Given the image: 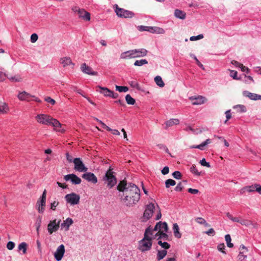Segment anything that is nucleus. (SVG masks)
Segmentation results:
<instances>
[{"label":"nucleus","instance_id":"obj_55","mask_svg":"<svg viewBox=\"0 0 261 261\" xmlns=\"http://www.w3.org/2000/svg\"><path fill=\"white\" fill-rule=\"evenodd\" d=\"M59 202L57 201H54L50 204V209L55 211L56 207L59 205Z\"/></svg>","mask_w":261,"mask_h":261},{"label":"nucleus","instance_id":"obj_47","mask_svg":"<svg viewBox=\"0 0 261 261\" xmlns=\"http://www.w3.org/2000/svg\"><path fill=\"white\" fill-rule=\"evenodd\" d=\"M240 223L242 225L248 226L252 224V222L248 220H241Z\"/></svg>","mask_w":261,"mask_h":261},{"label":"nucleus","instance_id":"obj_2","mask_svg":"<svg viewBox=\"0 0 261 261\" xmlns=\"http://www.w3.org/2000/svg\"><path fill=\"white\" fill-rule=\"evenodd\" d=\"M35 119L36 121L43 125H51L56 128L57 131L62 133H64L65 129L61 128L62 124L61 123L56 119L53 118L49 115L45 114H38Z\"/></svg>","mask_w":261,"mask_h":261},{"label":"nucleus","instance_id":"obj_5","mask_svg":"<svg viewBox=\"0 0 261 261\" xmlns=\"http://www.w3.org/2000/svg\"><path fill=\"white\" fill-rule=\"evenodd\" d=\"M103 180L107 182V187L110 189L113 188L117 183V179L114 172L111 168L106 172Z\"/></svg>","mask_w":261,"mask_h":261},{"label":"nucleus","instance_id":"obj_57","mask_svg":"<svg viewBox=\"0 0 261 261\" xmlns=\"http://www.w3.org/2000/svg\"><path fill=\"white\" fill-rule=\"evenodd\" d=\"M166 232H162L160 237L158 238V240L162 239L164 240H167L168 239V236L166 233Z\"/></svg>","mask_w":261,"mask_h":261},{"label":"nucleus","instance_id":"obj_49","mask_svg":"<svg viewBox=\"0 0 261 261\" xmlns=\"http://www.w3.org/2000/svg\"><path fill=\"white\" fill-rule=\"evenodd\" d=\"M172 176L175 179H180L182 175L181 173L178 171H176L172 173Z\"/></svg>","mask_w":261,"mask_h":261},{"label":"nucleus","instance_id":"obj_9","mask_svg":"<svg viewBox=\"0 0 261 261\" xmlns=\"http://www.w3.org/2000/svg\"><path fill=\"white\" fill-rule=\"evenodd\" d=\"M61 221V220H59L57 221V219L49 221L47 225V230L50 234H52L54 232L57 231L59 229Z\"/></svg>","mask_w":261,"mask_h":261},{"label":"nucleus","instance_id":"obj_33","mask_svg":"<svg viewBox=\"0 0 261 261\" xmlns=\"http://www.w3.org/2000/svg\"><path fill=\"white\" fill-rule=\"evenodd\" d=\"M154 81L156 85L160 87H163L165 85V84L160 76H156L154 78Z\"/></svg>","mask_w":261,"mask_h":261},{"label":"nucleus","instance_id":"obj_13","mask_svg":"<svg viewBox=\"0 0 261 261\" xmlns=\"http://www.w3.org/2000/svg\"><path fill=\"white\" fill-rule=\"evenodd\" d=\"M64 179L66 181L71 180L73 184L78 185L81 184V179L74 174H69L65 175Z\"/></svg>","mask_w":261,"mask_h":261},{"label":"nucleus","instance_id":"obj_4","mask_svg":"<svg viewBox=\"0 0 261 261\" xmlns=\"http://www.w3.org/2000/svg\"><path fill=\"white\" fill-rule=\"evenodd\" d=\"M147 54V50L144 48L132 49L121 53L120 58L122 59H128L143 57L146 56Z\"/></svg>","mask_w":261,"mask_h":261},{"label":"nucleus","instance_id":"obj_12","mask_svg":"<svg viewBox=\"0 0 261 261\" xmlns=\"http://www.w3.org/2000/svg\"><path fill=\"white\" fill-rule=\"evenodd\" d=\"M65 246L63 244L60 245L57 248L54 253L55 258L57 261H60L62 259L65 253Z\"/></svg>","mask_w":261,"mask_h":261},{"label":"nucleus","instance_id":"obj_60","mask_svg":"<svg viewBox=\"0 0 261 261\" xmlns=\"http://www.w3.org/2000/svg\"><path fill=\"white\" fill-rule=\"evenodd\" d=\"M195 221L197 223L200 224H203V223H205V220L201 217L197 218L195 219Z\"/></svg>","mask_w":261,"mask_h":261},{"label":"nucleus","instance_id":"obj_15","mask_svg":"<svg viewBox=\"0 0 261 261\" xmlns=\"http://www.w3.org/2000/svg\"><path fill=\"white\" fill-rule=\"evenodd\" d=\"M82 178L86 179L89 182L93 184H96L97 182V178L96 176L91 172H87L82 175Z\"/></svg>","mask_w":261,"mask_h":261},{"label":"nucleus","instance_id":"obj_63","mask_svg":"<svg viewBox=\"0 0 261 261\" xmlns=\"http://www.w3.org/2000/svg\"><path fill=\"white\" fill-rule=\"evenodd\" d=\"M188 192L192 194H196L199 192V191L197 189L189 188L188 189Z\"/></svg>","mask_w":261,"mask_h":261},{"label":"nucleus","instance_id":"obj_44","mask_svg":"<svg viewBox=\"0 0 261 261\" xmlns=\"http://www.w3.org/2000/svg\"><path fill=\"white\" fill-rule=\"evenodd\" d=\"M41 223V217L40 216H39L37 219L36 222L35 223L36 226V231L37 232V233H39V229L40 227Z\"/></svg>","mask_w":261,"mask_h":261},{"label":"nucleus","instance_id":"obj_25","mask_svg":"<svg viewBox=\"0 0 261 261\" xmlns=\"http://www.w3.org/2000/svg\"><path fill=\"white\" fill-rule=\"evenodd\" d=\"M179 123V120L178 119H171L166 122L165 128L167 129L168 127L172 126L174 125H177Z\"/></svg>","mask_w":261,"mask_h":261},{"label":"nucleus","instance_id":"obj_39","mask_svg":"<svg viewBox=\"0 0 261 261\" xmlns=\"http://www.w3.org/2000/svg\"><path fill=\"white\" fill-rule=\"evenodd\" d=\"M116 90L120 92H126L128 90V88L126 86H116Z\"/></svg>","mask_w":261,"mask_h":261},{"label":"nucleus","instance_id":"obj_21","mask_svg":"<svg viewBox=\"0 0 261 261\" xmlns=\"http://www.w3.org/2000/svg\"><path fill=\"white\" fill-rule=\"evenodd\" d=\"M73 223V221L70 218H67L65 220L63 221V222L61 224V228H65V230L67 231L69 229V227Z\"/></svg>","mask_w":261,"mask_h":261},{"label":"nucleus","instance_id":"obj_45","mask_svg":"<svg viewBox=\"0 0 261 261\" xmlns=\"http://www.w3.org/2000/svg\"><path fill=\"white\" fill-rule=\"evenodd\" d=\"M154 32V33L159 34H164L165 33V30L163 28L158 27H155V31Z\"/></svg>","mask_w":261,"mask_h":261},{"label":"nucleus","instance_id":"obj_19","mask_svg":"<svg viewBox=\"0 0 261 261\" xmlns=\"http://www.w3.org/2000/svg\"><path fill=\"white\" fill-rule=\"evenodd\" d=\"M78 15L80 18H83L84 20L89 21L90 20V14L89 12L86 11L83 9L79 10Z\"/></svg>","mask_w":261,"mask_h":261},{"label":"nucleus","instance_id":"obj_51","mask_svg":"<svg viewBox=\"0 0 261 261\" xmlns=\"http://www.w3.org/2000/svg\"><path fill=\"white\" fill-rule=\"evenodd\" d=\"M44 100L47 102L50 103L51 105H54L56 103V101L50 97H46Z\"/></svg>","mask_w":261,"mask_h":261},{"label":"nucleus","instance_id":"obj_10","mask_svg":"<svg viewBox=\"0 0 261 261\" xmlns=\"http://www.w3.org/2000/svg\"><path fill=\"white\" fill-rule=\"evenodd\" d=\"M155 210V204L150 203L146 205L145 210L143 214V218L146 220H148L150 218L153 213V211Z\"/></svg>","mask_w":261,"mask_h":261},{"label":"nucleus","instance_id":"obj_56","mask_svg":"<svg viewBox=\"0 0 261 261\" xmlns=\"http://www.w3.org/2000/svg\"><path fill=\"white\" fill-rule=\"evenodd\" d=\"M38 38V35L34 33V34H32V35L31 36V41L32 43H35V42H36Z\"/></svg>","mask_w":261,"mask_h":261},{"label":"nucleus","instance_id":"obj_28","mask_svg":"<svg viewBox=\"0 0 261 261\" xmlns=\"http://www.w3.org/2000/svg\"><path fill=\"white\" fill-rule=\"evenodd\" d=\"M173 233L175 238L179 239L181 237V234L179 232V228L177 223L173 224Z\"/></svg>","mask_w":261,"mask_h":261},{"label":"nucleus","instance_id":"obj_22","mask_svg":"<svg viewBox=\"0 0 261 261\" xmlns=\"http://www.w3.org/2000/svg\"><path fill=\"white\" fill-rule=\"evenodd\" d=\"M6 77L12 82H20L22 81V78L19 74H15L13 76L7 74Z\"/></svg>","mask_w":261,"mask_h":261},{"label":"nucleus","instance_id":"obj_27","mask_svg":"<svg viewBox=\"0 0 261 261\" xmlns=\"http://www.w3.org/2000/svg\"><path fill=\"white\" fill-rule=\"evenodd\" d=\"M9 110L8 105L5 102L0 101V113L6 114L8 112Z\"/></svg>","mask_w":261,"mask_h":261},{"label":"nucleus","instance_id":"obj_20","mask_svg":"<svg viewBox=\"0 0 261 261\" xmlns=\"http://www.w3.org/2000/svg\"><path fill=\"white\" fill-rule=\"evenodd\" d=\"M60 63L64 67L67 66L71 65L73 68L74 64L72 62L71 59L69 57H63L60 59Z\"/></svg>","mask_w":261,"mask_h":261},{"label":"nucleus","instance_id":"obj_16","mask_svg":"<svg viewBox=\"0 0 261 261\" xmlns=\"http://www.w3.org/2000/svg\"><path fill=\"white\" fill-rule=\"evenodd\" d=\"M255 189L256 192L259 193L261 192V186H260L258 184H255L251 186H248L244 187L243 189H241V193L244 192L245 190H246L249 192H254L255 191Z\"/></svg>","mask_w":261,"mask_h":261},{"label":"nucleus","instance_id":"obj_59","mask_svg":"<svg viewBox=\"0 0 261 261\" xmlns=\"http://www.w3.org/2000/svg\"><path fill=\"white\" fill-rule=\"evenodd\" d=\"M230 75L231 77H232L233 79L237 80L238 79L237 77V72L234 70H230Z\"/></svg>","mask_w":261,"mask_h":261},{"label":"nucleus","instance_id":"obj_32","mask_svg":"<svg viewBox=\"0 0 261 261\" xmlns=\"http://www.w3.org/2000/svg\"><path fill=\"white\" fill-rule=\"evenodd\" d=\"M167 254V251L165 250H159L157 253V259L158 260L164 258Z\"/></svg>","mask_w":261,"mask_h":261},{"label":"nucleus","instance_id":"obj_38","mask_svg":"<svg viewBox=\"0 0 261 261\" xmlns=\"http://www.w3.org/2000/svg\"><path fill=\"white\" fill-rule=\"evenodd\" d=\"M148 63V61L145 59H141L140 60H137L134 63L135 66H141L143 65Z\"/></svg>","mask_w":261,"mask_h":261},{"label":"nucleus","instance_id":"obj_64","mask_svg":"<svg viewBox=\"0 0 261 261\" xmlns=\"http://www.w3.org/2000/svg\"><path fill=\"white\" fill-rule=\"evenodd\" d=\"M66 159L69 162L71 163L73 161L72 156L70 155L68 152L66 153Z\"/></svg>","mask_w":261,"mask_h":261},{"label":"nucleus","instance_id":"obj_3","mask_svg":"<svg viewBox=\"0 0 261 261\" xmlns=\"http://www.w3.org/2000/svg\"><path fill=\"white\" fill-rule=\"evenodd\" d=\"M151 226H149L146 229L143 238L138 242V249L141 252L149 251L151 248L152 238L149 236L151 234Z\"/></svg>","mask_w":261,"mask_h":261},{"label":"nucleus","instance_id":"obj_30","mask_svg":"<svg viewBox=\"0 0 261 261\" xmlns=\"http://www.w3.org/2000/svg\"><path fill=\"white\" fill-rule=\"evenodd\" d=\"M174 15L176 17L181 19H184L186 18V13L178 9L175 10Z\"/></svg>","mask_w":261,"mask_h":261},{"label":"nucleus","instance_id":"obj_52","mask_svg":"<svg viewBox=\"0 0 261 261\" xmlns=\"http://www.w3.org/2000/svg\"><path fill=\"white\" fill-rule=\"evenodd\" d=\"M199 163L203 166H205L208 168L211 167V165H210V163L208 162H206L205 159H203L202 160H200Z\"/></svg>","mask_w":261,"mask_h":261},{"label":"nucleus","instance_id":"obj_48","mask_svg":"<svg viewBox=\"0 0 261 261\" xmlns=\"http://www.w3.org/2000/svg\"><path fill=\"white\" fill-rule=\"evenodd\" d=\"M203 38V35L202 34L198 35L196 36H192L190 38V41H196Z\"/></svg>","mask_w":261,"mask_h":261},{"label":"nucleus","instance_id":"obj_46","mask_svg":"<svg viewBox=\"0 0 261 261\" xmlns=\"http://www.w3.org/2000/svg\"><path fill=\"white\" fill-rule=\"evenodd\" d=\"M129 84L131 87H132L133 88H136L138 90H140V87L139 86V85L138 83V82H137L136 81H130V82H129Z\"/></svg>","mask_w":261,"mask_h":261},{"label":"nucleus","instance_id":"obj_36","mask_svg":"<svg viewBox=\"0 0 261 261\" xmlns=\"http://www.w3.org/2000/svg\"><path fill=\"white\" fill-rule=\"evenodd\" d=\"M125 100L128 105H133L135 103V99L133 98L129 94H127L125 96Z\"/></svg>","mask_w":261,"mask_h":261},{"label":"nucleus","instance_id":"obj_18","mask_svg":"<svg viewBox=\"0 0 261 261\" xmlns=\"http://www.w3.org/2000/svg\"><path fill=\"white\" fill-rule=\"evenodd\" d=\"M18 97L21 100H27L29 101L32 100V97H35V96L31 95L25 91H23L18 94Z\"/></svg>","mask_w":261,"mask_h":261},{"label":"nucleus","instance_id":"obj_54","mask_svg":"<svg viewBox=\"0 0 261 261\" xmlns=\"http://www.w3.org/2000/svg\"><path fill=\"white\" fill-rule=\"evenodd\" d=\"M15 245L14 242L10 241L7 244V248L8 249L11 250L14 248Z\"/></svg>","mask_w":261,"mask_h":261},{"label":"nucleus","instance_id":"obj_53","mask_svg":"<svg viewBox=\"0 0 261 261\" xmlns=\"http://www.w3.org/2000/svg\"><path fill=\"white\" fill-rule=\"evenodd\" d=\"M225 245L224 243L220 244L218 246V249L219 251L222 252V253L226 254V252L224 251L225 249Z\"/></svg>","mask_w":261,"mask_h":261},{"label":"nucleus","instance_id":"obj_34","mask_svg":"<svg viewBox=\"0 0 261 261\" xmlns=\"http://www.w3.org/2000/svg\"><path fill=\"white\" fill-rule=\"evenodd\" d=\"M234 109H236L237 111L239 113L245 112L246 109L245 106L242 105H238L233 107Z\"/></svg>","mask_w":261,"mask_h":261},{"label":"nucleus","instance_id":"obj_17","mask_svg":"<svg viewBox=\"0 0 261 261\" xmlns=\"http://www.w3.org/2000/svg\"><path fill=\"white\" fill-rule=\"evenodd\" d=\"M129 185H134L132 183H127L126 181L125 180H123L120 181L117 187V189L119 192H122L123 193H125L127 188H128V186Z\"/></svg>","mask_w":261,"mask_h":261},{"label":"nucleus","instance_id":"obj_24","mask_svg":"<svg viewBox=\"0 0 261 261\" xmlns=\"http://www.w3.org/2000/svg\"><path fill=\"white\" fill-rule=\"evenodd\" d=\"M163 225V226L164 227V228H165L166 229H167V223L165 222H162L161 221H160L156 224L155 226H154V227L153 228H152L151 227V234H150V235L153 236V233L154 231H159V228L160 227V225Z\"/></svg>","mask_w":261,"mask_h":261},{"label":"nucleus","instance_id":"obj_26","mask_svg":"<svg viewBox=\"0 0 261 261\" xmlns=\"http://www.w3.org/2000/svg\"><path fill=\"white\" fill-rule=\"evenodd\" d=\"M98 88L101 90L99 91L100 93L103 94V95L105 96L110 97L112 91L106 87H101L100 86H98Z\"/></svg>","mask_w":261,"mask_h":261},{"label":"nucleus","instance_id":"obj_35","mask_svg":"<svg viewBox=\"0 0 261 261\" xmlns=\"http://www.w3.org/2000/svg\"><path fill=\"white\" fill-rule=\"evenodd\" d=\"M28 244L25 242H22L18 245L19 250L22 251L23 254H25L27 252Z\"/></svg>","mask_w":261,"mask_h":261},{"label":"nucleus","instance_id":"obj_62","mask_svg":"<svg viewBox=\"0 0 261 261\" xmlns=\"http://www.w3.org/2000/svg\"><path fill=\"white\" fill-rule=\"evenodd\" d=\"M208 236H213L215 234V231L213 228H210L208 230L205 232Z\"/></svg>","mask_w":261,"mask_h":261},{"label":"nucleus","instance_id":"obj_1","mask_svg":"<svg viewBox=\"0 0 261 261\" xmlns=\"http://www.w3.org/2000/svg\"><path fill=\"white\" fill-rule=\"evenodd\" d=\"M122 201L127 207H133L136 204L140 198V190L134 185H129L125 191L123 193Z\"/></svg>","mask_w":261,"mask_h":261},{"label":"nucleus","instance_id":"obj_14","mask_svg":"<svg viewBox=\"0 0 261 261\" xmlns=\"http://www.w3.org/2000/svg\"><path fill=\"white\" fill-rule=\"evenodd\" d=\"M81 71L84 73L92 75H97V72L94 71L92 68L89 66H88L86 63H83L81 66Z\"/></svg>","mask_w":261,"mask_h":261},{"label":"nucleus","instance_id":"obj_42","mask_svg":"<svg viewBox=\"0 0 261 261\" xmlns=\"http://www.w3.org/2000/svg\"><path fill=\"white\" fill-rule=\"evenodd\" d=\"M190 170L192 173L195 174L197 176H199L200 175V172L198 171L195 165H193L191 167Z\"/></svg>","mask_w":261,"mask_h":261},{"label":"nucleus","instance_id":"obj_11","mask_svg":"<svg viewBox=\"0 0 261 261\" xmlns=\"http://www.w3.org/2000/svg\"><path fill=\"white\" fill-rule=\"evenodd\" d=\"M74 164V169L79 172H86L88 168L86 167L79 158H75L73 161Z\"/></svg>","mask_w":261,"mask_h":261},{"label":"nucleus","instance_id":"obj_37","mask_svg":"<svg viewBox=\"0 0 261 261\" xmlns=\"http://www.w3.org/2000/svg\"><path fill=\"white\" fill-rule=\"evenodd\" d=\"M225 241L226 242L227 246L229 248H232L233 246L232 243H231V237L229 234H226L225 236Z\"/></svg>","mask_w":261,"mask_h":261},{"label":"nucleus","instance_id":"obj_8","mask_svg":"<svg viewBox=\"0 0 261 261\" xmlns=\"http://www.w3.org/2000/svg\"><path fill=\"white\" fill-rule=\"evenodd\" d=\"M65 199L66 201L71 205H75L79 203L80 196L74 193H71L67 194L65 196Z\"/></svg>","mask_w":261,"mask_h":261},{"label":"nucleus","instance_id":"obj_50","mask_svg":"<svg viewBox=\"0 0 261 261\" xmlns=\"http://www.w3.org/2000/svg\"><path fill=\"white\" fill-rule=\"evenodd\" d=\"M239 250L241 254H244L248 251L247 248L244 245H240Z\"/></svg>","mask_w":261,"mask_h":261},{"label":"nucleus","instance_id":"obj_40","mask_svg":"<svg viewBox=\"0 0 261 261\" xmlns=\"http://www.w3.org/2000/svg\"><path fill=\"white\" fill-rule=\"evenodd\" d=\"M175 184H176L175 181L172 179H168L166 180L165 181V185H166V187L167 188H169L170 186H175Z\"/></svg>","mask_w":261,"mask_h":261},{"label":"nucleus","instance_id":"obj_41","mask_svg":"<svg viewBox=\"0 0 261 261\" xmlns=\"http://www.w3.org/2000/svg\"><path fill=\"white\" fill-rule=\"evenodd\" d=\"M158 243L162 248H163L165 249H168L170 248V245L167 242H162V241H159Z\"/></svg>","mask_w":261,"mask_h":261},{"label":"nucleus","instance_id":"obj_58","mask_svg":"<svg viewBox=\"0 0 261 261\" xmlns=\"http://www.w3.org/2000/svg\"><path fill=\"white\" fill-rule=\"evenodd\" d=\"M192 57L194 58V59L196 61V64L202 69H204V68L203 66V65L199 61V60L197 59L196 56L194 55H191Z\"/></svg>","mask_w":261,"mask_h":261},{"label":"nucleus","instance_id":"obj_43","mask_svg":"<svg viewBox=\"0 0 261 261\" xmlns=\"http://www.w3.org/2000/svg\"><path fill=\"white\" fill-rule=\"evenodd\" d=\"M95 120L98 122L101 125V127L105 129H106L108 131H111L112 130V129H111L110 127L108 126L105 123L102 122L101 120H99L97 118H95Z\"/></svg>","mask_w":261,"mask_h":261},{"label":"nucleus","instance_id":"obj_31","mask_svg":"<svg viewBox=\"0 0 261 261\" xmlns=\"http://www.w3.org/2000/svg\"><path fill=\"white\" fill-rule=\"evenodd\" d=\"M211 143V140L210 139H206L204 142L202 143L201 144L196 145V146H193L191 147V148H198L201 150L203 149V147L207 145L208 144H210Z\"/></svg>","mask_w":261,"mask_h":261},{"label":"nucleus","instance_id":"obj_29","mask_svg":"<svg viewBox=\"0 0 261 261\" xmlns=\"http://www.w3.org/2000/svg\"><path fill=\"white\" fill-rule=\"evenodd\" d=\"M244 96L249 97L251 100H257V94L252 93L247 91H244L243 93Z\"/></svg>","mask_w":261,"mask_h":261},{"label":"nucleus","instance_id":"obj_61","mask_svg":"<svg viewBox=\"0 0 261 261\" xmlns=\"http://www.w3.org/2000/svg\"><path fill=\"white\" fill-rule=\"evenodd\" d=\"M184 188V186H182L181 182H179L177 184L176 187L175 188V190L176 191H181Z\"/></svg>","mask_w":261,"mask_h":261},{"label":"nucleus","instance_id":"obj_23","mask_svg":"<svg viewBox=\"0 0 261 261\" xmlns=\"http://www.w3.org/2000/svg\"><path fill=\"white\" fill-rule=\"evenodd\" d=\"M191 99L192 100V104L193 105H198L204 103L205 98L201 96H199L197 97H195L194 98L191 97Z\"/></svg>","mask_w":261,"mask_h":261},{"label":"nucleus","instance_id":"obj_6","mask_svg":"<svg viewBox=\"0 0 261 261\" xmlns=\"http://www.w3.org/2000/svg\"><path fill=\"white\" fill-rule=\"evenodd\" d=\"M46 191L44 190L42 196L37 201L36 207L38 212L40 213H43L44 211V207L46 204Z\"/></svg>","mask_w":261,"mask_h":261},{"label":"nucleus","instance_id":"obj_7","mask_svg":"<svg viewBox=\"0 0 261 261\" xmlns=\"http://www.w3.org/2000/svg\"><path fill=\"white\" fill-rule=\"evenodd\" d=\"M115 12L119 17L132 18L134 15V14L132 12L126 10L122 8H120L118 7L117 5H115Z\"/></svg>","mask_w":261,"mask_h":261}]
</instances>
